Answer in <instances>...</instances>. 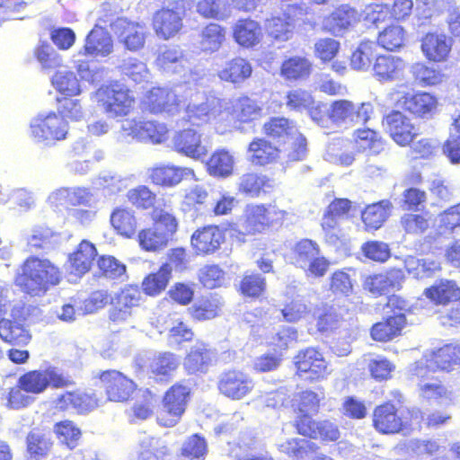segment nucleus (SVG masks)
<instances>
[{"mask_svg":"<svg viewBox=\"0 0 460 460\" xmlns=\"http://www.w3.org/2000/svg\"><path fill=\"white\" fill-rule=\"evenodd\" d=\"M202 69L190 70L189 75H183V81H180L172 88L154 87L148 91L143 99V106L151 113H166L173 115L180 110L181 103L187 102L191 91L186 89L187 84H198L203 79Z\"/></svg>","mask_w":460,"mask_h":460,"instance_id":"nucleus-1","label":"nucleus"},{"mask_svg":"<svg viewBox=\"0 0 460 460\" xmlns=\"http://www.w3.org/2000/svg\"><path fill=\"white\" fill-rule=\"evenodd\" d=\"M59 279V270L50 261L30 257L16 270L14 284L26 294L40 296L58 284Z\"/></svg>","mask_w":460,"mask_h":460,"instance_id":"nucleus-2","label":"nucleus"},{"mask_svg":"<svg viewBox=\"0 0 460 460\" xmlns=\"http://www.w3.org/2000/svg\"><path fill=\"white\" fill-rule=\"evenodd\" d=\"M205 78V75L203 76ZM204 79L198 84H187L186 89L191 91L188 96L189 103L186 107L184 119L190 123L200 126L217 119H224V109H227L229 102L218 99L215 96H208L200 92L199 87L202 85Z\"/></svg>","mask_w":460,"mask_h":460,"instance_id":"nucleus-3","label":"nucleus"},{"mask_svg":"<svg viewBox=\"0 0 460 460\" xmlns=\"http://www.w3.org/2000/svg\"><path fill=\"white\" fill-rule=\"evenodd\" d=\"M264 133L279 145L290 161L303 160L307 153L306 139L296 124L286 118H272L263 125Z\"/></svg>","mask_w":460,"mask_h":460,"instance_id":"nucleus-4","label":"nucleus"},{"mask_svg":"<svg viewBox=\"0 0 460 460\" xmlns=\"http://www.w3.org/2000/svg\"><path fill=\"white\" fill-rule=\"evenodd\" d=\"M91 99L111 119L128 116L135 105L131 92L119 84L102 85L91 94Z\"/></svg>","mask_w":460,"mask_h":460,"instance_id":"nucleus-5","label":"nucleus"},{"mask_svg":"<svg viewBox=\"0 0 460 460\" xmlns=\"http://www.w3.org/2000/svg\"><path fill=\"white\" fill-rule=\"evenodd\" d=\"M154 227L138 233L140 247L147 252H157L167 246L177 230L176 218L167 211L155 209L153 212Z\"/></svg>","mask_w":460,"mask_h":460,"instance_id":"nucleus-6","label":"nucleus"},{"mask_svg":"<svg viewBox=\"0 0 460 460\" xmlns=\"http://www.w3.org/2000/svg\"><path fill=\"white\" fill-rule=\"evenodd\" d=\"M169 129L166 124L155 120L127 119L121 122L118 139L121 142L137 140L161 144L168 139Z\"/></svg>","mask_w":460,"mask_h":460,"instance_id":"nucleus-7","label":"nucleus"},{"mask_svg":"<svg viewBox=\"0 0 460 460\" xmlns=\"http://www.w3.org/2000/svg\"><path fill=\"white\" fill-rule=\"evenodd\" d=\"M409 414L411 417L410 422L397 414L394 404L385 403L375 409L373 425L378 432L383 434L408 433L410 430L418 428L423 419L422 413L418 409H412L409 411Z\"/></svg>","mask_w":460,"mask_h":460,"instance_id":"nucleus-8","label":"nucleus"},{"mask_svg":"<svg viewBox=\"0 0 460 460\" xmlns=\"http://www.w3.org/2000/svg\"><path fill=\"white\" fill-rule=\"evenodd\" d=\"M67 133V122L53 111L38 114L30 124V134L32 139L45 146H52L57 141L64 140Z\"/></svg>","mask_w":460,"mask_h":460,"instance_id":"nucleus-9","label":"nucleus"},{"mask_svg":"<svg viewBox=\"0 0 460 460\" xmlns=\"http://www.w3.org/2000/svg\"><path fill=\"white\" fill-rule=\"evenodd\" d=\"M374 112L370 102L354 103L349 100L332 102L328 109V119L338 127H351L367 123Z\"/></svg>","mask_w":460,"mask_h":460,"instance_id":"nucleus-10","label":"nucleus"},{"mask_svg":"<svg viewBox=\"0 0 460 460\" xmlns=\"http://www.w3.org/2000/svg\"><path fill=\"white\" fill-rule=\"evenodd\" d=\"M459 364L460 345L447 344L429 355H425L414 364L411 371L413 376L423 378L438 369L451 371Z\"/></svg>","mask_w":460,"mask_h":460,"instance_id":"nucleus-11","label":"nucleus"},{"mask_svg":"<svg viewBox=\"0 0 460 460\" xmlns=\"http://www.w3.org/2000/svg\"><path fill=\"white\" fill-rule=\"evenodd\" d=\"M288 212L275 204L249 205L244 211L243 228L249 234L261 233L270 226L281 223Z\"/></svg>","mask_w":460,"mask_h":460,"instance_id":"nucleus-12","label":"nucleus"},{"mask_svg":"<svg viewBox=\"0 0 460 460\" xmlns=\"http://www.w3.org/2000/svg\"><path fill=\"white\" fill-rule=\"evenodd\" d=\"M69 380L65 377L56 367H48L40 370H31L18 379V384L27 393L40 394L51 385L55 388L67 386Z\"/></svg>","mask_w":460,"mask_h":460,"instance_id":"nucleus-13","label":"nucleus"},{"mask_svg":"<svg viewBox=\"0 0 460 460\" xmlns=\"http://www.w3.org/2000/svg\"><path fill=\"white\" fill-rule=\"evenodd\" d=\"M190 388L182 385L172 386L165 394L163 407L158 414L157 420L164 427L174 426L185 411Z\"/></svg>","mask_w":460,"mask_h":460,"instance_id":"nucleus-14","label":"nucleus"},{"mask_svg":"<svg viewBox=\"0 0 460 460\" xmlns=\"http://www.w3.org/2000/svg\"><path fill=\"white\" fill-rule=\"evenodd\" d=\"M294 360L298 375L305 380L318 381L330 374L323 354L314 348L300 351Z\"/></svg>","mask_w":460,"mask_h":460,"instance_id":"nucleus-15","label":"nucleus"},{"mask_svg":"<svg viewBox=\"0 0 460 460\" xmlns=\"http://www.w3.org/2000/svg\"><path fill=\"white\" fill-rule=\"evenodd\" d=\"M298 14H303L302 7L288 5L282 13L268 18L265 22L268 35L278 42L291 40L296 27V17Z\"/></svg>","mask_w":460,"mask_h":460,"instance_id":"nucleus-16","label":"nucleus"},{"mask_svg":"<svg viewBox=\"0 0 460 460\" xmlns=\"http://www.w3.org/2000/svg\"><path fill=\"white\" fill-rule=\"evenodd\" d=\"M218 389L222 394L232 400H241L254 388L252 377L239 370L223 373L218 380Z\"/></svg>","mask_w":460,"mask_h":460,"instance_id":"nucleus-17","label":"nucleus"},{"mask_svg":"<svg viewBox=\"0 0 460 460\" xmlns=\"http://www.w3.org/2000/svg\"><path fill=\"white\" fill-rule=\"evenodd\" d=\"M383 125L392 139L402 146H408L418 135L411 119L398 111L387 114L383 119Z\"/></svg>","mask_w":460,"mask_h":460,"instance_id":"nucleus-18","label":"nucleus"},{"mask_svg":"<svg viewBox=\"0 0 460 460\" xmlns=\"http://www.w3.org/2000/svg\"><path fill=\"white\" fill-rule=\"evenodd\" d=\"M186 64L183 50L180 47L164 45L159 48L155 58V66L158 69L168 74L180 75L181 81H183V75H189L191 70L186 69ZM195 69L198 68L195 67Z\"/></svg>","mask_w":460,"mask_h":460,"instance_id":"nucleus-19","label":"nucleus"},{"mask_svg":"<svg viewBox=\"0 0 460 460\" xmlns=\"http://www.w3.org/2000/svg\"><path fill=\"white\" fill-rule=\"evenodd\" d=\"M396 104L416 116L429 118L437 110L438 100L425 92L406 93L396 99Z\"/></svg>","mask_w":460,"mask_h":460,"instance_id":"nucleus-20","label":"nucleus"},{"mask_svg":"<svg viewBox=\"0 0 460 460\" xmlns=\"http://www.w3.org/2000/svg\"><path fill=\"white\" fill-rule=\"evenodd\" d=\"M100 379L104 385L110 401L124 402L128 399L136 388L131 379L117 370L102 372Z\"/></svg>","mask_w":460,"mask_h":460,"instance_id":"nucleus-21","label":"nucleus"},{"mask_svg":"<svg viewBox=\"0 0 460 460\" xmlns=\"http://www.w3.org/2000/svg\"><path fill=\"white\" fill-rule=\"evenodd\" d=\"M113 30L125 48L130 51H137L144 47L146 29L144 24L118 19L113 24Z\"/></svg>","mask_w":460,"mask_h":460,"instance_id":"nucleus-22","label":"nucleus"},{"mask_svg":"<svg viewBox=\"0 0 460 460\" xmlns=\"http://www.w3.org/2000/svg\"><path fill=\"white\" fill-rule=\"evenodd\" d=\"M406 62L398 56L380 55L373 64L375 78L383 83L402 80L404 76Z\"/></svg>","mask_w":460,"mask_h":460,"instance_id":"nucleus-23","label":"nucleus"},{"mask_svg":"<svg viewBox=\"0 0 460 460\" xmlns=\"http://www.w3.org/2000/svg\"><path fill=\"white\" fill-rule=\"evenodd\" d=\"M172 142L176 152L195 160L203 158L208 153L207 147L201 144V135L194 129L176 132Z\"/></svg>","mask_w":460,"mask_h":460,"instance_id":"nucleus-24","label":"nucleus"},{"mask_svg":"<svg viewBox=\"0 0 460 460\" xmlns=\"http://www.w3.org/2000/svg\"><path fill=\"white\" fill-rule=\"evenodd\" d=\"M153 27L159 38L169 40L181 30L182 13L179 8H163L155 13Z\"/></svg>","mask_w":460,"mask_h":460,"instance_id":"nucleus-25","label":"nucleus"},{"mask_svg":"<svg viewBox=\"0 0 460 460\" xmlns=\"http://www.w3.org/2000/svg\"><path fill=\"white\" fill-rule=\"evenodd\" d=\"M403 279L402 270L394 269L385 273L368 276L364 281V288L374 296H382L399 289Z\"/></svg>","mask_w":460,"mask_h":460,"instance_id":"nucleus-26","label":"nucleus"},{"mask_svg":"<svg viewBox=\"0 0 460 460\" xmlns=\"http://www.w3.org/2000/svg\"><path fill=\"white\" fill-rule=\"evenodd\" d=\"M112 51L113 40L110 33L102 27H95L86 36L77 56L107 57Z\"/></svg>","mask_w":460,"mask_h":460,"instance_id":"nucleus-27","label":"nucleus"},{"mask_svg":"<svg viewBox=\"0 0 460 460\" xmlns=\"http://www.w3.org/2000/svg\"><path fill=\"white\" fill-rule=\"evenodd\" d=\"M216 358L215 350L207 344L197 341L186 355L183 367L189 374L204 373Z\"/></svg>","mask_w":460,"mask_h":460,"instance_id":"nucleus-28","label":"nucleus"},{"mask_svg":"<svg viewBox=\"0 0 460 460\" xmlns=\"http://www.w3.org/2000/svg\"><path fill=\"white\" fill-rule=\"evenodd\" d=\"M54 408L60 411L75 410L79 413H84L97 407V399L88 394L75 391L66 392L58 395L53 402Z\"/></svg>","mask_w":460,"mask_h":460,"instance_id":"nucleus-29","label":"nucleus"},{"mask_svg":"<svg viewBox=\"0 0 460 460\" xmlns=\"http://www.w3.org/2000/svg\"><path fill=\"white\" fill-rule=\"evenodd\" d=\"M451 48L452 40L443 33H427L421 40V51L429 61H446Z\"/></svg>","mask_w":460,"mask_h":460,"instance_id":"nucleus-30","label":"nucleus"},{"mask_svg":"<svg viewBox=\"0 0 460 460\" xmlns=\"http://www.w3.org/2000/svg\"><path fill=\"white\" fill-rule=\"evenodd\" d=\"M191 168L180 167L172 164H160L150 170V178L155 184L173 187L182 180L194 178Z\"/></svg>","mask_w":460,"mask_h":460,"instance_id":"nucleus-31","label":"nucleus"},{"mask_svg":"<svg viewBox=\"0 0 460 460\" xmlns=\"http://www.w3.org/2000/svg\"><path fill=\"white\" fill-rule=\"evenodd\" d=\"M224 242L223 232L215 226L196 230L191 235V245L199 254L213 253Z\"/></svg>","mask_w":460,"mask_h":460,"instance_id":"nucleus-32","label":"nucleus"},{"mask_svg":"<svg viewBox=\"0 0 460 460\" xmlns=\"http://www.w3.org/2000/svg\"><path fill=\"white\" fill-rule=\"evenodd\" d=\"M423 295L435 305H446L460 298V288L455 280L443 279L425 288Z\"/></svg>","mask_w":460,"mask_h":460,"instance_id":"nucleus-33","label":"nucleus"},{"mask_svg":"<svg viewBox=\"0 0 460 460\" xmlns=\"http://www.w3.org/2000/svg\"><path fill=\"white\" fill-rule=\"evenodd\" d=\"M359 19L360 14L356 9L349 5H341L324 18L323 27L332 34L340 35L347 28L358 22Z\"/></svg>","mask_w":460,"mask_h":460,"instance_id":"nucleus-34","label":"nucleus"},{"mask_svg":"<svg viewBox=\"0 0 460 460\" xmlns=\"http://www.w3.org/2000/svg\"><path fill=\"white\" fill-rule=\"evenodd\" d=\"M282 150L283 147L274 146L263 138H256L249 146V159L256 165L270 164L277 158H281L288 162L287 155H285Z\"/></svg>","mask_w":460,"mask_h":460,"instance_id":"nucleus-35","label":"nucleus"},{"mask_svg":"<svg viewBox=\"0 0 460 460\" xmlns=\"http://www.w3.org/2000/svg\"><path fill=\"white\" fill-rule=\"evenodd\" d=\"M96 253L93 243L85 240L82 241L76 251L69 256L67 270L75 277L84 275L90 270Z\"/></svg>","mask_w":460,"mask_h":460,"instance_id":"nucleus-36","label":"nucleus"},{"mask_svg":"<svg viewBox=\"0 0 460 460\" xmlns=\"http://www.w3.org/2000/svg\"><path fill=\"white\" fill-rule=\"evenodd\" d=\"M233 35L234 40L244 48H252L262 39L260 24L252 19L238 20L233 27Z\"/></svg>","mask_w":460,"mask_h":460,"instance_id":"nucleus-37","label":"nucleus"},{"mask_svg":"<svg viewBox=\"0 0 460 460\" xmlns=\"http://www.w3.org/2000/svg\"><path fill=\"white\" fill-rule=\"evenodd\" d=\"M229 102L227 109H224V117L229 115L242 122H248L258 119L261 113V108L249 97H240L234 100H224Z\"/></svg>","mask_w":460,"mask_h":460,"instance_id":"nucleus-38","label":"nucleus"},{"mask_svg":"<svg viewBox=\"0 0 460 460\" xmlns=\"http://www.w3.org/2000/svg\"><path fill=\"white\" fill-rule=\"evenodd\" d=\"M252 67L249 61L243 58H234L225 64L217 72V75L222 81L240 85L252 75Z\"/></svg>","mask_w":460,"mask_h":460,"instance_id":"nucleus-39","label":"nucleus"},{"mask_svg":"<svg viewBox=\"0 0 460 460\" xmlns=\"http://www.w3.org/2000/svg\"><path fill=\"white\" fill-rule=\"evenodd\" d=\"M406 325V318L402 313H394L385 322H380L371 328V337L377 341H388L401 334Z\"/></svg>","mask_w":460,"mask_h":460,"instance_id":"nucleus-40","label":"nucleus"},{"mask_svg":"<svg viewBox=\"0 0 460 460\" xmlns=\"http://www.w3.org/2000/svg\"><path fill=\"white\" fill-rule=\"evenodd\" d=\"M226 40V30L217 23H209L202 29L198 46L204 53L217 51Z\"/></svg>","mask_w":460,"mask_h":460,"instance_id":"nucleus-41","label":"nucleus"},{"mask_svg":"<svg viewBox=\"0 0 460 460\" xmlns=\"http://www.w3.org/2000/svg\"><path fill=\"white\" fill-rule=\"evenodd\" d=\"M234 156L226 149L215 151L207 162V169L210 175L226 178L233 173Z\"/></svg>","mask_w":460,"mask_h":460,"instance_id":"nucleus-42","label":"nucleus"},{"mask_svg":"<svg viewBox=\"0 0 460 460\" xmlns=\"http://www.w3.org/2000/svg\"><path fill=\"white\" fill-rule=\"evenodd\" d=\"M376 46L374 41L362 40L352 51L350 66L356 71H368L376 57Z\"/></svg>","mask_w":460,"mask_h":460,"instance_id":"nucleus-43","label":"nucleus"},{"mask_svg":"<svg viewBox=\"0 0 460 460\" xmlns=\"http://www.w3.org/2000/svg\"><path fill=\"white\" fill-rule=\"evenodd\" d=\"M392 208L388 200L371 204L362 212V220L367 228L378 229L390 216Z\"/></svg>","mask_w":460,"mask_h":460,"instance_id":"nucleus-44","label":"nucleus"},{"mask_svg":"<svg viewBox=\"0 0 460 460\" xmlns=\"http://www.w3.org/2000/svg\"><path fill=\"white\" fill-rule=\"evenodd\" d=\"M0 338L7 343L25 345L31 341V336L22 323L9 319H1Z\"/></svg>","mask_w":460,"mask_h":460,"instance_id":"nucleus-45","label":"nucleus"},{"mask_svg":"<svg viewBox=\"0 0 460 460\" xmlns=\"http://www.w3.org/2000/svg\"><path fill=\"white\" fill-rule=\"evenodd\" d=\"M405 269L415 279H426L441 270L440 262L431 258L418 259L408 257L404 261Z\"/></svg>","mask_w":460,"mask_h":460,"instance_id":"nucleus-46","label":"nucleus"},{"mask_svg":"<svg viewBox=\"0 0 460 460\" xmlns=\"http://www.w3.org/2000/svg\"><path fill=\"white\" fill-rule=\"evenodd\" d=\"M222 302L215 296L202 297L196 301L188 310L197 321L210 320L217 316Z\"/></svg>","mask_w":460,"mask_h":460,"instance_id":"nucleus-47","label":"nucleus"},{"mask_svg":"<svg viewBox=\"0 0 460 460\" xmlns=\"http://www.w3.org/2000/svg\"><path fill=\"white\" fill-rule=\"evenodd\" d=\"M406 32L401 25H391L379 32L377 43L383 49L395 51L404 46Z\"/></svg>","mask_w":460,"mask_h":460,"instance_id":"nucleus-48","label":"nucleus"},{"mask_svg":"<svg viewBox=\"0 0 460 460\" xmlns=\"http://www.w3.org/2000/svg\"><path fill=\"white\" fill-rule=\"evenodd\" d=\"M51 83L61 94L75 96L81 93L79 81L72 71L58 70L52 76Z\"/></svg>","mask_w":460,"mask_h":460,"instance_id":"nucleus-49","label":"nucleus"},{"mask_svg":"<svg viewBox=\"0 0 460 460\" xmlns=\"http://www.w3.org/2000/svg\"><path fill=\"white\" fill-rule=\"evenodd\" d=\"M139 443L141 452L138 460H163L169 452L165 443L157 438L144 435Z\"/></svg>","mask_w":460,"mask_h":460,"instance_id":"nucleus-50","label":"nucleus"},{"mask_svg":"<svg viewBox=\"0 0 460 460\" xmlns=\"http://www.w3.org/2000/svg\"><path fill=\"white\" fill-rule=\"evenodd\" d=\"M172 266L164 264L156 273L148 275L142 283L143 290L149 296H156L165 289L171 278Z\"/></svg>","mask_w":460,"mask_h":460,"instance_id":"nucleus-51","label":"nucleus"},{"mask_svg":"<svg viewBox=\"0 0 460 460\" xmlns=\"http://www.w3.org/2000/svg\"><path fill=\"white\" fill-rule=\"evenodd\" d=\"M324 398L323 392L319 393L312 390H305L296 394L292 402L293 407L301 414L316 413L319 409L320 402Z\"/></svg>","mask_w":460,"mask_h":460,"instance_id":"nucleus-52","label":"nucleus"},{"mask_svg":"<svg viewBox=\"0 0 460 460\" xmlns=\"http://www.w3.org/2000/svg\"><path fill=\"white\" fill-rule=\"evenodd\" d=\"M111 222L117 232L126 237H131L137 228V220L130 209L116 208L111 216Z\"/></svg>","mask_w":460,"mask_h":460,"instance_id":"nucleus-53","label":"nucleus"},{"mask_svg":"<svg viewBox=\"0 0 460 460\" xmlns=\"http://www.w3.org/2000/svg\"><path fill=\"white\" fill-rule=\"evenodd\" d=\"M197 13L204 18L224 21L230 15L227 4L223 0H199Z\"/></svg>","mask_w":460,"mask_h":460,"instance_id":"nucleus-54","label":"nucleus"},{"mask_svg":"<svg viewBox=\"0 0 460 460\" xmlns=\"http://www.w3.org/2000/svg\"><path fill=\"white\" fill-rule=\"evenodd\" d=\"M167 318L164 321V330L169 332V338L172 342L179 344L192 340L194 336L192 330L176 314H169Z\"/></svg>","mask_w":460,"mask_h":460,"instance_id":"nucleus-55","label":"nucleus"},{"mask_svg":"<svg viewBox=\"0 0 460 460\" xmlns=\"http://www.w3.org/2000/svg\"><path fill=\"white\" fill-rule=\"evenodd\" d=\"M180 361L176 355L171 352L160 353L155 357L150 365V372L155 376L162 378L171 375L179 366Z\"/></svg>","mask_w":460,"mask_h":460,"instance_id":"nucleus-56","label":"nucleus"},{"mask_svg":"<svg viewBox=\"0 0 460 460\" xmlns=\"http://www.w3.org/2000/svg\"><path fill=\"white\" fill-rule=\"evenodd\" d=\"M53 432L58 439L70 449L76 447L81 438L80 429L68 420L56 423L53 427Z\"/></svg>","mask_w":460,"mask_h":460,"instance_id":"nucleus-57","label":"nucleus"},{"mask_svg":"<svg viewBox=\"0 0 460 460\" xmlns=\"http://www.w3.org/2000/svg\"><path fill=\"white\" fill-rule=\"evenodd\" d=\"M311 64L306 58L294 57L286 60L281 66V75L289 80L306 77L310 74Z\"/></svg>","mask_w":460,"mask_h":460,"instance_id":"nucleus-58","label":"nucleus"},{"mask_svg":"<svg viewBox=\"0 0 460 460\" xmlns=\"http://www.w3.org/2000/svg\"><path fill=\"white\" fill-rule=\"evenodd\" d=\"M415 79L422 86L437 85L442 83L446 76L439 70L432 66H428L423 63L414 64L411 67Z\"/></svg>","mask_w":460,"mask_h":460,"instance_id":"nucleus-59","label":"nucleus"},{"mask_svg":"<svg viewBox=\"0 0 460 460\" xmlns=\"http://www.w3.org/2000/svg\"><path fill=\"white\" fill-rule=\"evenodd\" d=\"M75 67L80 78L90 84L103 81L108 73L105 67L81 59L75 60Z\"/></svg>","mask_w":460,"mask_h":460,"instance_id":"nucleus-60","label":"nucleus"},{"mask_svg":"<svg viewBox=\"0 0 460 460\" xmlns=\"http://www.w3.org/2000/svg\"><path fill=\"white\" fill-rule=\"evenodd\" d=\"M207 454V443L199 435L188 438L181 445L180 457L188 460H204Z\"/></svg>","mask_w":460,"mask_h":460,"instance_id":"nucleus-61","label":"nucleus"},{"mask_svg":"<svg viewBox=\"0 0 460 460\" xmlns=\"http://www.w3.org/2000/svg\"><path fill=\"white\" fill-rule=\"evenodd\" d=\"M354 139L358 148L362 151L369 150L377 154L383 148L378 134L368 128L357 129L354 133Z\"/></svg>","mask_w":460,"mask_h":460,"instance_id":"nucleus-62","label":"nucleus"},{"mask_svg":"<svg viewBox=\"0 0 460 460\" xmlns=\"http://www.w3.org/2000/svg\"><path fill=\"white\" fill-rule=\"evenodd\" d=\"M343 219L323 214L322 218V229L324 239L331 244H336L346 234L342 227Z\"/></svg>","mask_w":460,"mask_h":460,"instance_id":"nucleus-63","label":"nucleus"},{"mask_svg":"<svg viewBox=\"0 0 460 460\" xmlns=\"http://www.w3.org/2000/svg\"><path fill=\"white\" fill-rule=\"evenodd\" d=\"M271 187L270 181L264 177L256 173H246L243 175L239 182L240 191L251 196L258 197L265 188Z\"/></svg>","mask_w":460,"mask_h":460,"instance_id":"nucleus-64","label":"nucleus"}]
</instances>
